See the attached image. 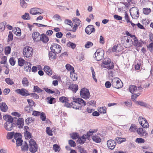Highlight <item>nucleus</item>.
I'll return each instance as SVG.
<instances>
[{"label":"nucleus","instance_id":"f257e3e1","mask_svg":"<svg viewBox=\"0 0 153 153\" xmlns=\"http://www.w3.org/2000/svg\"><path fill=\"white\" fill-rule=\"evenodd\" d=\"M72 99L73 102H71V104L73 106V108H74L81 110L83 106H85L86 105L85 102L82 98L73 97Z\"/></svg>","mask_w":153,"mask_h":153},{"label":"nucleus","instance_id":"f03ea898","mask_svg":"<svg viewBox=\"0 0 153 153\" xmlns=\"http://www.w3.org/2000/svg\"><path fill=\"white\" fill-rule=\"evenodd\" d=\"M112 86L117 89H119L122 88L123 86V84L118 78H114L111 81Z\"/></svg>","mask_w":153,"mask_h":153},{"label":"nucleus","instance_id":"7ed1b4c3","mask_svg":"<svg viewBox=\"0 0 153 153\" xmlns=\"http://www.w3.org/2000/svg\"><path fill=\"white\" fill-rule=\"evenodd\" d=\"M94 54L95 59L97 61H100L104 58V51L102 49L100 48L96 51Z\"/></svg>","mask_w":153,"mask_h":153},{"label":"nucleus","instance_id":"20e7f679","mask_svg":"<svg viewBox=\"0 0 153 153\" xmlns=\"http://www.w3.org/2000/svg\"><path fill=\"white\" fill-rule=\"evenodd\" d=\"M29 150L31 152L35 153L37 151V144L34 140L31 139L29 141Z\"/></svg>","mask_w":153,"mask_h":153},{"label":"nucleus","instance_id":"39448f33","mask_svg":"<svg viewBox=\"0 0 153 153\" xmlns=\"http://www.w3.org/2000/svg\"><path fill=\"white\" fill-rule=\"evenodd\" d=\"M33 49L29 46L25 47L23 49V54L24 57L28 58L30 57L33 54Z\"/></svg>","mask_w":153,"mask_h":153},{"label":"nucleus","instance_id":"423d86ee","mask_svg":"<svg viewBox=\"0 0 153 153\" xmlns=\"http://www.w3.org/2000/svg\"><path fill=\"white\" fill-rule=\"evenodd\" d=\"M80 93L81 97L85 100L88 99L91 96L88 90L85 88L81 90Z\"/></svg>","mask_w":153,"mask_h":153},{"label":"nucleus","instance_id":"0eeeda50","mask_svg":"<svg viewBox=\"0 0 153 153\" xmlns=\"http://www.w3.org/2000/svg\"><path fill=\"white\" fill-rule=\"evenodd\" d=\"M131 16L133 18H138L139 16V11L138 8L133 7L130 10Z\"/></svg>","mask_w":153,"mask_h":153},{"label":"nucleus","instance_id":"6e6552de","mask_svg":"<svg viewBox=\"0 0 153 153\" xmlns=\"http://www.w3.org/2000/svg\"><path fill=\"white\" fill-rule=\"evenodd\" d=\"M102 63L105 65L104 67L108 69H112L114 67V65L113 63H111V59L109 58L104 59Z\"/></svg>","mask_w":153,"mask_h":153},{"label":"nucleus","instance_id":"1a4fd4ad","mask_svg":"<svg viewBox=\"0 0 153 153\" xmlns=\"http://www.w3.org/2000/svg\"><path fill=\"white\" fill-rule=\"evenodd\" d=\"M51 51H53L57 53V54L60 53L61 51L62 48L58 44L53 43L51 45L50 47Z\"/></svg>","mask_w":153,"mask_h":153},{"label":"nucleus","instance_id":"9d476101","mask_svg":"<svg viewBox=\"0 0 153 153\" xmlns=\"http://www.w3.org/2000/svg\"><path fill=\"white\" fill-rule=\"evenodd\" d=\"M44 12L43 9L39 8H33L30 9V13L33 15H36L37 14H41Z\"/></svg>","mask_w":153,"mask_h":153},{"label":"nucleus","instance_id":"9b49d317","mask_svg":"<svg viewBox=\"0 0 153 153\" xmlns=\"http://www.w3.org/2000/svg\"><path fill=\"white\" fill-rule=\"evenodd\" d=\"M13 122H6L4 124L5 128L8 131H10L13 129V127L16 126V124L13 123Z\"/></svg>","mask_w":153,"mask_h":153},{"label":"nucleus","instance_id":"f8f14e48","mask_svg":"<svg viewBox=\"0 0 153 153\" xmlns=\"http://www.w3.org/2000/svg\"><path fill=\"white\" fill-rule=\"evenodd\" d=\"M32 37L35 42H38L41 40V36L38 32H33L32 34Z\"/></svg>","mask_w":153,"mask_h":153},{"label":"nucleus","instance_id":"ddd939ff","mask_svg":"<svg viewBox=\"0 0 153 153\" xmlns=\"http://www.w3.org/2000/svg\"><path fill=\"white\" fill-rule=\"evenodd\" d=\"M16 91L21 95L25 97L27 96L30 95V93H28V91L24 88H22L21 89H18L16 90Z\"/></svg>","mask_w":153,"mask_h":153},{"label":"nucleus","instance_id":"4468645a","mask_svg":"<svg viewBox=\"0 0 153 153\" xmlns=\"http://www.w3.org/2000/svg\"><path fill=\"white\" fill-rule=\"evenodd\" d=\"M107 144L108 148L112 150L115 148L116 145V143L114 140H110L107 141Z\"/></svg>","mask_w":153,"mask_h":153},{"label":"nucleus","instance_id":"2eb2a0df","mask_svg":"<svg viewBox=\"0 0 153 153\" xmlns=\"http://www.w3.org/2000/svg\"><path fill=\"white\" fill-rule=\"evenodd\" d=\"M95 31L94 26L92 25H88L85 29V33L89 35L90 34L94 32Z\"/></svg>","mask_w":153,"mask_h":153},{"label":"nucleus","instance_id":"dca6fc26","mask_svg":"<svg viewBox=\"0 0 153 153\" xmlns=\"http://www.w3.org/2000/svg\"><path fill=\"white\" fill-rule=\"evenodd\" d=\"M144 43V42L142 39L138 41L137 37H135L134 39L133 45L137 48L142 47Z\"/></svg>","mask_w":153,"mask_h":153},{"label":"nucleus","instance_id":"f3484780","mask_svg":"<svg viewBox=\"0 0 153 153\" xmlns=\"http://www.w3.org/2000/svg\"><path fill=\"white\" fill-rule=\"evenodd\" d=\"M24 120L22 118H19L17 121L16 124V125H17L18 127L20 128H22L24 126Z\"/></svg>","mask_w":153,"mask_h":153},{"label":"nucleus","instance_id":"a211bd4d","mask_svg":"<svg viewBox=\"0 0 153 153\" xmlns=\"http://www.w3.org/2000/svg\"><path fill=\"white\" fill-rule=\"evenodd\" d=\"M135 102L136 104L138 105L145 107L146 108H148L149 109H150V107H151L149 105L147 104L145 102L142 101H136Z\"/></svg>","mask_w":153,"mask_h":153},{"label":"nucleus","instance_id":"6ab92c4d","mask_svg":"<svg viewBox=\"0 0 153 153\" xmlns=\"http://www.w3.org/2000/svg\"><path fill=\"white\" fill-rule=\"evenodd\" d=\"M3 118L4 120L6 121V122H13L15 119H17L16 117L13 118L11 116L7 114L4 116Z\"/></svg>","mask_w":153,"mask_h":153},{"label":"nucleus","instance_id":"aec40b11","mask_svg":"<svg viewBox=\"0 0 153 153\" xmlns=\"http://www.w3.org/2000/svg\"><path fill=\"white\" fill-rule=\"evenodd\" d=\"M56 53H56V52L53 51H49L48 56L49 59L51 60L56 59Z\"/></svg>","mask_w":153,"mask_h":153},{"label":"nucleus","instance_id":"412c9836","mask_svg":"<svg viewBox=\"0 0 153 153\" xmlns=\"http://www.w3.org/2000/svg\"><path fill=\"white\" fill-rule=\"evenodd\" d=\"M0 107L1 110L4 112H6L8 108L6 103L4 102L0 104Z\"/></svg>","mask_w":153,"mask_h":153},{"label":"nucleus","instance_id":"4be33fe9","mask_svg":"<svg viewBox=\"0 0 153 153\" xmlns=\"http://www.w3.org/2000/svg\"><path fill=\"white\" fill-rule=\"evenodd\" d=\"M69 88L73 92L75 93L78 90V86L76 84H72L69 85Z\"/></svg>","mask_w":153,"mask_h":153},{"label":"nucleus","instance_id":"5701e85b","mask_svg":"<svg viewBox=\"0 0 153 153\" xmlns=\"http://www.w3.org/2000/svg\"><path fill=\"white\" fill-rule=\"evenodd\" d=\"M44 70L46 73L49 75H51L52 74V71L48 66H45L44 68Z\"/></svg>","mask_w":153,"mask_h":153},{"label":"nucleus","instance_id":"b1692460","mask_svg":"<svg viewBox=\"0 0 153 153\" xmlns=\"http://www.w3.org/2000/svg\"><path fill=\"white\" fill-rule=\"evenodd\" d=\"M31 66V64L30 62H26L24 66L25 71L27 72H30Z\"/></svg>","mask_w":153,"mask_h":153},{"label":"nucleus","instance_id":"393cba45","mask_svg":"<svg viewBox=\"0 0 153 153\" xmlns=\"http://www.w3.org/2000/svg\"><path fill=\"white\" fill-rule=\"evenodd\" d=\"M85 141L86 138L83 134L81 137H79L77 140V142L81 144H83L85 143Z\"/></svg>","mask_w":153,"mask_h":153},{"label":"nucleus","instance_id":"a878e982","mask_svg":"<svg viewBox=\"0 0 153 153\" xmlns=\"http://www.w3.org/2000/svg\"><path fill=\"white\" fill-rule=\"evenodd\" d=\"M41 40L44 43H47L49 41L48 37L44 34L41 35Z\"/></svg>","mask_w":153,"mask_h":153},{"label":"nucleus","instance_id":"bb28decb","mask_svg":"<svg viewBox=\"0 0 153 153\" xmlns=\"http://www.w3.org/2000/svg\"><path fill=\"white\" fill-rule=\"evenodd\" d=\"M24 134L25 138L27 140H29L33 137L31 134L28 131H25L24 132Z\"/></svg>","mask_w":153,"mask_h":153},{"label":"nucleus","instance_id":"cd10ccee","mask_svg":"<svg viewBox=\"0 0 153 153\" xmlns=\"http://www.w3.org/2000/svg\"><path fill=\"white\" fill-rule=\"evenodd\" d=\"M129 90L132 94H133L135 92L137 91V87L134 85H131L129 86Z\"/></svg>","mask_w":153,"mask_h":153},{"label":"nucleus","instance_id":"c85d7f7f","mask_svg":"<svg viewBox=\"0 0 153 153\" xmlns=\"http://www.w3.org/2000/svg\"><path fill=\"white\" fill-rule=\"evenodd\" d=\"M46 99L48 101V103L50 104L54 103L56 102L55 98L52 97H47Z\"/></svg>","mask_w":153,"mask_h":153},{"label":"nucleus","instance_id":"c756f323","mask_svg":"<svg viewBox=\"0 0 153 153\" xmlns=\"http://www.w3.org/2000/svg\"><path fill=\"white\" fill-rule=\"evenodd\" d=\"M93 140L97 143H99L101 141L100 138L97 135L93 136L92 137Z\"/></svg>","mask_w":153,"mask_h":153},{"label":"nucleus","instance_id":"7c9ffc66","mask_svg":"<svg viewBox=\"0 0 153 153\" xmlns=\"http://www.w3.org/2000/svg\"><path fill=\"white\" fill-rule=\"evenodd\" d=\"M70 76L71 79H72V80L74 81H75L77 79V75L75 74L74 72H70Z\"/></svg>","mask_w":153,"mask_h":153},{"label":"nucleus","instance_id":"2f4dec72","mask_svg":"<svg viewBox=\"0 0 153 153\" xmlns=\"http://www.w3.org/2000/svg\"><path fill=\"white\" fill-rule=\"evenodd\" d=\"M115 140L118 143H120L122 142L126 141V139L125 138L117 137L115 138Z\"/></svg>","mask_w":153,"mask_h":153},{"label":"nucleus","instance_id":"473e14b6","mask_svg":"<svg viewBox=\"0 0 153 153\" xmlns=\"http://www.w3.org/2000/svg\"><path fill=\"white\" fill-rule=\"evenodd\" d=\"M151 12V10L150 8H143V13L146 15H149Z\"/></svg>","mask_w":153,"mask_h":153},{"label":"nucleus","instance_id":"72a5a7b5","mask_svg":"<svg viewBox=\"0 0 153 153\" xmlns=\"http://www.w3.org/2000/svg\"><path fill=\"white\" fill-rule=\"evenodd\" d=\"M22 84L24 86H27L29 85V82L27 78L24 77L22 80Z\"/></svg>","mask_w":153,"mask_h":153},{"label":"nucleus","instance_id":"f704fd0d","mask_svg":"<svg viewBox=\"0 0 153 153\" xmlns=\"http://www.w3.org/2000/svg\"><path fill=\"white\" fill-rule=\"evenodd\" d=\"M66 69L68 71H71V72H74V67L71 66L70 64H67L65 65Z\"/></svg>","mask_w":153,"mask_h":153},{"label":"nucleus","instance_id":"c9c22d12","mask_svg":"<svg viewBox=\"0 0 153 153\" xmlns=\"http://www.w3.org/2000/svg\"><path fill=\"white\" fill-rule=\"evenodd\" d=\"M18 64L20 66H22L25 63V60L23 59L19 58L18 59Z\"/></svg>","mask_w":153,"mask_h":153},{"label":"nucleus","instance_id":"e433bc0d","mask_svg":"<svg viewBox=\"0 0 153 153\" xmlns=\"http://www.w3.org/2000/svg\"><path fill=\"white\" fill-rule=\"evenodd\" d=\"M59 100L60 102L62 103H65L68 101V98L65 97H61L59 98Z\"/></svg>","mask_w":153,"mask_h":153},{"label":"nucleus","instance_id":"4c0bfd02","mask_svg":"<svg viewBox=\"0 0 153 153\" xmlns=\"http://www.w3.org/2000/svg\"><path fill=\"white\" fill-rule=\"evenodd\" d=\"M5 81L6 83L9 85H12L14 84V82L10 78H6Z\"/></svg>","mask_w":153,"mask_h":153},{"label":"nucleus","instance_id":"58836bf2","mask_svg":"<svg viewBox=\"0 0 153 153\" xmlns=\"http://www.w3.org/2000/svg\"><path fill=\"white\" fill-rule=\"evenodd\" d=\"M21 6L23 8H26L27 6V3L24 0H20Z\"/></svg>","mask_w":153,"mask_h":153},{"label":"nucleus","instance_id":"ea45409f","mask_svg":"<svg viewBox=\"0 0 153 153\" xmlns=\"http://www.w3.org/2000/svg\"><path fill=\"white\" fill-rule=\"evenodd\" d=\"M70 136L73 139H76L78 138L79 134L77 133H74L70 134Z\"/></svg>","mask_w":153,"mask_h":153},{"label":"nucleus","instance_id":"a19ab883","mask_svg":"<svg viewBox=\"0 0 153 153\" xmlns=\"http://www.w3.org/2000/svg\"><path fill=\"white\" fill-rule=\"evenodd\" d=\"M22 18L24 20H29L30 17L28 13H26L24 15L22 16Z\"/></svg>","mask_w":153,"mask_h":153},{"label":"nucleus","instance_id":"79ce46f5","mask_svg":"<svg viewBox=\"0 0 153 153\" xmlns=\"http://www.w3.org/2000/svg\"><path fill=\"white\" fill-rule=\"evenodd\" d=\"M16 140L17 146H22L23 140L21 138H18V139H17Z\"/></svg>","mask_w":153,"mask_h":153},{"label":"nucleus","instance_id":"37998d69","mask_svg":"<svg viewBox=\"0 0 153 153\" xmlns=\"http://www.w3.org/2000/svg\"><path fill=\"white\" fill-rule=\"evenodd\" d=\"M86 104L88 106L92 105L95 106L96 105V101L93 100L89 101L86 103Z\"/></svg>","mask_w":153,"mask_h":153},{"label":"nucleus","instance_id":"c03bdc74","mask_svg":"<svg viewBox=\"0 0 153 153\" xmlns=\"http://www.w3.org/2000/svg\"><path fill=\"white\" fill-rule=\"evenodd\" d=\"M135 141L136 143L140 144L144 143L145 142V140L142 138H137L135 140Z\"/></svg>","mask_w":153,"mask_h":153},{"label":"nucleus","instance_id":"a18cd8bd","mask_svg":"<svg viewBox=\"0 0 153 153\" xmlns=\"http://www.w3.org/2000/svg\"><path fill=\"white\" fill-rule=\"evenodd\" d=\"M98 111L100 113L105 114L106 112V109L105 107H102L98 109Z\"/></svg>","mask_w":153,"mask_h":153},{"label":"nucleus","instance_id":"49530a36","mask_svg":"<svg viewBox=\"0 0 153 153\" xmlns=\"http://www.w3.org/2000/svg\"><path fill=\"white\" fill-rule=\"evenodd\" d=\"M91 69L92 72L93 78L95 82H97V80L95 77V73L94 71V68L91 67Z\"/></svg>","mask_w":153,"mask_h":153},{"label":"nucleus","instance_id":"de8ad7c7","mask_svg":"<svg viewBox=\"0 0 153 153\" xmlns=\"http://www.w3.org/2000/svg\"><path fill=\"white\" fill-rule=\"evenodd\" d=\"M67 46L68 47H71L72 49H74L75 48L76 45L72 42H68L67 44Z\"/></svg>","mask_w":153,"mask_h":153},{"label":"nucleus","instance_id":"09e8293b","mask_svg":"<svg viewBox=\"0 0 153 153\" xmlns=\"http://www.w3.org/2000/svg\"><path fill=\"white\" fill-rule=\"evenodd\" d=\"M33 109L30 105H27L25 108V110L28 113H30Z\"/></svg>","mask_w":153,"mask_h":153},{"label":"nucleus","instance_id":"8fccbe9b","mask_svg":"<svg viewBox=\"0 0 153 153\" xmlns=\"http://www.w3.org/2000/svg\"><path fill=\"white\" fill-rule=\"evenodd\" d=\"M27 101L28 102L29 105L31 106V107L34 106H35L36 105L34 102L31 99H27Z\"/></svg>","mask_w":153,"mask_h":153},{"label":"nucleus","instance_id":"3c124183","mask_svg":"<svg viewBox=\"0 0 153 153\" xmlns=\"http://www.w3.org/2000/svg\"><path fill=\"white\" fill-rule=\"evenodd\" d=\"M34 92L37 93H40L43 91V90L40 88L38 86H34L33 87Z\"/></svg>","mask_w":153,"mask_h":153},{"label":"nucleus","instance_id":"603ef678","mask_svg":"<svg viewBox=\"0 0 153 153\" xmlns=\"http://www.w3.org/2000/svg\"><path fill=\"white\" fill-rule=\"evenodd\" d=\"M11 48L10 46H7L5 48V53L6 55L9 54L10 53Z\"/></svg>","mask_w":153,"mask_h":153},{"label":"nucleus","instance_id":"864d4df0","mask_svg":"<svg viewBox=\"0 0 153 153\" xmlns=\"http://www.w3.org/2000/svg\"><path fill=\"white\" fill-rule=\"evenodd\" d=\"M137 126L135 125L131 124L129 129V130L130 131L134 132L137 129Z\"/></svg>","mask_w":153,"mask_h":153},{"label":"nucleus","instance_id":"5fc2aeb1","mask_svg":"<svg viewBox=\"0 0 153 153\" xmlns=\"http://www.w3.org/2000/svg\"><path fill=\"white\" fill-rule=\"evenodd\" d=\"M40 118L42 121H45L46 119V116L44 112H42L40 114Z\"/></svg>","mask_w":153,"mask_h":153},{"label":"nucleus","instance_id":"6e6d98bb","mask_svg":"<svg viewBox=\"0 0 153 153\" xmlns=\"http://www.w3.org/2000/svg\"><path fill=\"white\" fill-rule=\"evenodd\" d=\"M14 134V132H9L7 134V138L8 139H11L13 138Z\"/></svg>","mask_w":153,"mask_h":153},{"label":"nucleus","instance_id":"4d7b16f0","mask_svg":"<svg viewBox=\"0 0 153 153\" xmlns=\"http://www.w3.org/2000/svg\"><path fill=\"white\" fill-rule=\"evenodd\" d=\"M13 35L11 31H10L9 33L7 41L9 42L13 40Z\"/></svg>","mask_w":153,"mask_h":153},{"label":"nucleus","instance_id":"13d9d810","mask_svg":"<svg viewBox=\"0 0 153 153\" xmlns=\"http://www.w3.org/2000/svg\"><path fill=\"white\" fill-rule=\"evenodd\" d=\"M46 131L47 133L49 136H52V131L51 129V128L50 127H47L46 128Z\"/></svg>","mask_w":153,"mask_h":153},{"label":"nucleus","instance_id":"bf43d9fd","mask_svg":"<svg viewBox=\"0 0 153 153\" xmlns=\"http://www.w3.org/2000/svg\"><path fill=\"white\" fill-rule=\"evenodd\" d=\"M97 131V129H90L86 133L88 134V135H90V137L92 136L93 133L96 132Z\"/></svg>","mask_w":153,"mask_h":153},{"label":"nucleus","instance_id":"052dcab7","mask_svg":"<svg viewBox=\"0 0 153 153\" xmlns=\"http://www.w3.org/2000/svg\"><path fill=\"white\" fill-rule=\"evenodd\" d=\"M93 45V43L90 41H88L86 43L85 45V47L86 48H90Z\"/></svg>","mask_w":153,"mask_h":153},{"label":"nucleus","instance_id":"680f3d73","mask_svg":"<svg viewBox=\"0 0 153 153\" xmlns=\"http://www.w3.org/2000/svg\"><path fill=\"white\" fill-rule=\"evenodd\" d=\"M140 95V93H138L137 94H132L131 98L132 100L134 101Z\"/></svg>","mask_w":153,"mask_h":153},{"label":"nucleus","instance_id":"e2e57ef3","mask_svg":"<svg viewBox=\"0 0 153 153\" xmlns=\"http://www.w3.org/2000/svg\"><path fill=\"white\" fill-rule=\"evenodd\" d=\"M9 62L10 64L11 65H14L16 63V61L15 59L14 58L11 57L9 59Z\"/></svg>","mask_w":153,"mask_h":153},{"label":"nucleus","instance_id":"0e129e2a","mask_svg":"<svg viewBox=\"0 0 153 153\" xmlns=\"http://www.w3.org/2000/svg\"><path fill=\"white\" fill-rule=\"evenodd\" d=\"M53 149L55 152H59L60 150L59 146L56 144H55L53 145Z\"/></svg>","mask_w":153,"mask_h":153},{"label":"nucleus","instance_id":"69168bd1","mask_svg":"<svg viewBox=\"0 0 153 153\" xmlns=\"http://www.w3.org/2000/svg\"><path fill=\"white\" fill-rule=\"evenodd\" d=\"M29 95H30L31 97H33L36 99H38L39 97V96L34 93L30 94Z\"/></svg>","mask_w":153,"mask_h":153},{"label":"nucleus","instance_id":"338daca9","mask_svg":"<svg viewBox=\"0 0 153 153\" xmlns=\"http://www.w3.org/2000/svg\"><path fill=\"white\" fill-rule=\"evenodd\" d=\"M68 143L71 147H74L76 146L75 142L72 140H69Z\"/></svg>","mask_w":153,"mask_h":153},{"label":"nucleus","instance_id":"774afa93","mask_svg":"<svg viewBox=\"0 0 153 153\" xmlns=\"http://www.w3.org/2000/svg\"><path fill=\"white\" fill-rule=\"evenodd\" d=\"M147 48L151 52H152L153 51V42L150 43L147 46Z\"/></svg>","mask_w":153,"mask_h":153}]
</instances>
